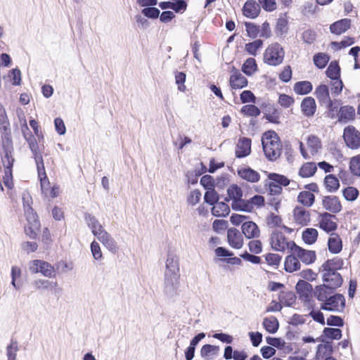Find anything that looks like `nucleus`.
<instances>
[{"mask_svg": "<svg viewBox=\"0 0 360 360\" xmlns=\"http://www.w3.org/2000/svg\"><path fill=\"white\" fill-rule=\"evenodd\" d=\"M285 56V51L281 45L277 42L269 45L264 53V62L271 66L281 64Z\"/></svg>", "mask_w": 360, "mask_h": 360, "instance_id": "nucleus-2", "label": "nucleus"}, {"mask_svg": "<svg viewBox=\"0 0 360 360\" xmlns=\"http://www.w3.org/2000/svg\"><path fill=\"white\" fill-rule=\"evenodd\" d=\"M322 205L325 210L331 214H338L342 209V204L339 198L335 195H326L322 199Z\"/></svg>", "mask_w": 360, "mask_h": 360, "instance_id": "nucleus-9", "label": "nucleus"}, {"mask_svg": "<svg viewBox=\"0 0 360 360\" xmlns=\"http://www.w3.org/2000/svg\"><path fill=\"white\" fill-rule=\"evenodd\" d=\"M265 118L268 122L274 124H279L280 112L275 108L274 104L269 103L264 107L263 111Z\"/></svg>", "mask_w": 360, "mask_h": 360, "instance_id": "nucleus-24", "label": "nucleus"}, {"mask_svg": "<svg viewBox=\"0 0 360 360\" xmlns=\"http://www.w3.org/2000/svg\"><path fill=\"white\" fill-rule=\"evenodd\" d=\"M200 164L202 166V171L195 170L194 173L189 172L187 174L186 177H187L188 184H191V185L196 184L198 183V176H200L203 173H205L207 172V167L202 162H201Z\"/></svg>", "mask_w": 360, "mask_h": 360, "instance_id": "nucleus-58", "label": "nucleus"}, {"mask_svg": "<svg viewBox=\"0 0 360 360\" xmlns=\"http://www.w3.org/2000/svg\"><path fill=\"white\" fill-rule=\"evenodd\" d=\"M319 236L318 231L314 228H307L302 234V238L304 243L312 245L316 243Z\"/></svg>", "mask_w": 360, "mask_h": 360, "instance_id": "nucleus-40", "label": "nucleus"}, {"mask_svg": "<svg viewBox=\"0 0 360 360\" xmlns=\"http://www.w3.org/2000/svg\"><path fill=\"white\" fill-rule=\"evenodd\" d=\"M345 307V298L342 294L330 295L321 304V309L328 311H342Z\"/></svg>", "mask_w": 360, "mask_h": 360, "instance_id": "nucleus-3", "label": "nucleus"}, {"mask_svg": "<svg viewBox=\"0 0 360 360\" xmlns=\"http://www.w3.org/2000/svg\"><path fill=\"white\" fill-rule=\"evenodd\" d=\"M25 216L27 221V225H32L34 228H40V221L37 212L31 206L25 210Z\"/></svg>", "mask_w": 360, "mask_h": 360, "instance_id": "nucleus-45", "label": "nucleus"}, {"mask_svg": "<svg viewBox=\"0 0 360 360\" xmlns=\"http://www.w3.org/2000/svg\"><path fill=\"white\" fill-rule=\"evenodd\" d=\"M219 352V347L210 344L204 345L200 349V356L205 360H210V356H217Z\"/></svg>", "mask_w": 360, "mask_h": 360, "instance_id": "nucleus-38", "label": "nucleus"}, {"mask_svg": "<svg viewBox=\"0 0 360 360\" xmlns=\"http://www.w3.org/2000/svg\"><path fill=\"white\" fill-rule=\"evenodd\" d=\"M288 30V20L284 18H279L275 27L276 34L281 36L286 34Z\"/></svg>", "mask_w": 360, "mask_h": 360, "instance_id": "nucleus-62", "label": "nucleus"}, {"mask_svg": "<svg viewBox=\"0 0 360 360\" xmlns=\"http://www.w3.org/2000/svg\"><path fill=\"white\" fill-rule=\"evenodd\" d=\"M335 291L331 290L326 284L316 285L314 290V296L320 302H324Z\"/></svg>", "mask_w": 360, "mask_h": 360, "instance_id": "nucleus-26", "label": "nucleus"}, {"mask_svg": "<svg viewBox=\"0 0 360 360\" xmlns=\"http://www.w3.org/2000/svg\"><path fill=\"white\" fill-rule=\"evenodd\" d=\"M29 270L32 274L41 273L46 277H55L54 267L47 262L40 259H34L30 262Z\"/></svg>", "mask_w": 360, "mask_h": 360, "instance_id": "nucleus-4", "label": "nucleus"}, {"mask_svg": "<svg viewBox=\"0 0 360 360\" xmlns=\"http://www.w3.org/2000/svg\"><path fill=\"white\" fill-rule=\"evenodd\" d=\"M262 325L264 329L271 334L276 333L279 328V322L275 316L264 318Z\"/></svg>", "mask_w": 360, "mask_h": 360, "instance_id": "nucleus-36", "label": "nucleus"}, {"mask_svg": "<svg viewBox=\"0 0 360 360\" xmlns=\"http://www.w3.org/2000/svg\"><path fill=\"white\" fill-rule=\"evenodd\" d=\"M352 20L349 18H343L333 22L330 25V31L331 33L340 35L351 27Z\"/></svg>", "mask_w": 360, "mask_h": 360, "instance_id": "nucleus-18", "label": "nucleus"}, {"mask_svg": "<svg viewBox=\"0 0 360 360\" xmlns=\"http://www.w3.org/2000/svg\"><path fill=\"white\" fill-rule=\"evenodd\" d=\"M237 173L241 179L251 183L258 182L260 179L259 174L250 167L238 169Z\"/></svg>", "mask_w": 360, "mask_h": 360, "instance_id": "nucleus-19", "label": "nucleus"}, {"mask_svg": "<svg viewBox=\"0 0 360 360\" xmlns=\"http://www.w3.org/2000/svg\"><path fill=\"white\" fill-rule=\"evenodd\" d=\"M317 171V166L313 162H308L302 165L299 170V175L302 178L314 176Z\"/></svg>", "mask_w": 360, "mask_h": 360, "instance_id": "nucleus-37", "label": "nucleus"}, {"mask_svg": "<svg viewBox=\"0 0 360 360\" xmlns=\"http://www.w3.org/2000/svg\"><path fill=\"white\" fill-rule=\"evenodd\" d=\"M297 201L302 205L309 207L314 203L315 195L309 191H301L298 194Z\"/></svg>", "mask_w": 360, "mask_h": 360, "instance_id": "nucleus-43", "label": "nucleus"}, {"mask_svg": "<svg viewBox=\"0 0 360 360\" xmlns=\"http://www.w3.org/2000/svg\"><path fill=\"white\" fill-rule=\"evenodd\" d=\"M251 139L240 137L236 147L235 155L237 158H244L251 153Z\"/></svg>", "mask_w": 360, "mask_h": 360, "instance_id": "nucleus-10", "label": "nucleus"}, {"mask_svg": "<svg viewBox=\"0 0 360 360\" xmlns=\"http://www.w3.org/2000/svg\"><path fill=\"white\" fill-rule=\"evenodd\" d=\"M279 300L283 302L285 306L291 307L296 301V295L292 291H281L279 295Z\"/></svg>", "mask_w": 360, "mask_h": 360, "instance_id": "nucleus-51", "label": "nucleus"}, {"mask_svg": "<svg viewBox=\"0 0 360 360\" xmlns=\"http://www.w3.org/2000/svg\"><path fill=\"white\" fill-rule=\"evenodd\" d=\"M243 193L241 188L237 184H231L227 189L229 198H231L232 201H233V200H238L243 198Z\"/></svg>", "mask_w": 360, "mask_h": 360, "instance_id": "nucleus-50", "label": "nucleus"}, {"mask_svg": "<svg viewBox=\"0 0 360 360\" xmlns=\"http://www.w3.org/2000/svg\"><path fill=\"white\" fill-rule=\"evenodd\" d=\"M212 214L217 217H226L230 213V207L227 203L219 202L212 207Z\"/></svg>", "mask_w": 360, "mask_h": 360, "instance_id": "nucleus-35", "label": "nucleus"}, {"mask_svg": "<svg viewBox=\"0 0 360 360\" xmlns=\"http://www.w3.org/2000/svg\"><path fill=\"white\" fill-rule=\"evenodd\" d=\"M355 43L354 38L351 37H345L340 41H332L330 45L332 47H335L336 49L340 50L347 46H349Z\"/></svg>", "mask_w": 360, "mask_h": 360, "instance_id": "nucleus-63", "label": "nucleus"}, {"mask_svg": "<svg viewBox=\"0 0 360 360\" xmlns=\"http://www.w3.org/2000/svg\"><path fill=\"white\" fill-rule=\"evenodd\" d=\"M324 186L327 191L335 193L340 188V181L334 174H328L324 178Z\"/></svg>", "mask_w": 360, "mask_h": 360, "instance_id": "nucleus-34", "label": "nucleus"}, {"mask_svg": "<svg viewBox=\"0 0 360 360\" xmlns=\"http://www.w3.org/2000/svg\"><path fill=\"white\" fill-rule=\"evenodd\" d=\"M307 146L310 148L311 154L314 155L321 148V142L318 136L310 135L307 139Z\"/></svg>", "mask_w": 360, "mask_h": 360, "instance_id": "nucleus-49", "label": "nucleus"}, {"mask_svg": "<svg viewBox=\"0 0 360 360\" xmlns=\"http://www.w3.org/2000/svg\"><path fill=\"white\" fill-rule=\"evenodd\" d=\"M200 184L207 191L214 189L215 188V180L210 174L203 175L200 179Z\"/></svg>", "mask_w": 360, "mask_h": 360, "instance_id": "nucleus-61", "label": "nucleus"}, {"mask_svg": "<svg viewBox=\"0 0 360 360\" xmlns=\"http://www.w3.org/2000/svg\"><path fill=\"white\" fill-rule=\"evenodd\" d=\"M296 255L297 257L307 265L313 264L316 259L315 251L306 250L303 248H301Z\"/></svg>", "mask_w": 360, "mask_h": 360, "instance_id": "nucleus-30", "label": "nucleus"}, {"mask_svg": "<svg viewBox=\"0 0 360 360\" xmlns=\"http://www.w3.org/2000/svg\"><path fill=\"white\" fill-rule=\"evenodd\" d=\"M340 104V101L334 99L331 100L329 99L328 101H326V103H324L323 106H326V108L328 109V117L334 119L337 117V113H338V106Z\"/></svg>", "mask_w": 360, "mask_h": 360, "instance_id": "nucleus-44", "label": "nucleus"}, {"mask_svg": "<svg viewBox=\"0 0 360 360\" xmlns=\"http://www.w3.org/2000/svg\"><path fill=\"white\" fill-rule=\"evenodd\" d=\"M342 330L340 328L328 327L324 328L323 334L317 338V340L320 342H325L326 338L338 340L342 338Z\"/></svg>", "mask_w": 360, "mask_h": 360, "instance_id": "nucleus-25", "label": "nucleus"}, {"mask_svg": "<svg viewBox=\"0 0 360 360\" xmlns=\"http://www.w3.org/2000/svg\"><path fill=\"white\" fill-rule=\"evenodd\" d=\"M240 112L246 116L256 117L260 115L261 110L257 106L253 104H248L242 107Z\"/></svg>", "mask_w": 360, "mask_h": 360, "instance_id": "nucleus-56", "label": "nucleus"}, {"mask_svg": "<svg viewBox=\"0 0 360 360\" xmlns=\"http://www.w3.org/2000/svg\"><path fill=\"white\" fill-rule=\"evenodd\" d=\"M229 84L232 89H240L248 86V81L241 73H238L230 76Z\"/></svg>", "mask_w": 360, "mask_h": 360, "instance_id": "nucleus-31", "label": "nucleus"}, {"mask_svg": "<svg viewBox=\"0 0 360 360\" xmlns=\"http://www.w3.org/2000/svg\"><path fill=\"white\" fill-rule=\"evenodd\" d=\"M97 238L112 253L117 250V246L114 238L106 231L99 232Z\"/></svg>", "mask_w": 360, "mask_h": 360, "instance_id": "nucleus-23", "label": "nucleus"}, {"mask_svg": "<svg viewBox=\"0 0 360 360\" xmlns=\"http://www.w3.org/2000/svg\"><path fill=\"white\" fill-rule=\"evenodd\" d=\"M343 259L339 257L327 259L319 268V271H331L341 269L343 266Z\"/></svg>", "mask_w": 360, "mask_h": 360, "instance_id": "nucleus-21", "label": "nucleus"}, {"mask_svg": "<svg viewBox=\"0 0 360 360\" xmlns=\"http://www.w3.org/2000/svg\"><path fill=\"white\" fill-rule=\"evenodd\" d=\"M295 290L300 299L304 302H309L311 295H314L312 285L304 280L300 279L297 281Z\"/></svg>", "mask_w": 360, "mask_h": 360, "instance_id": "nucleus-8", "label": "nucleus"}, {"mask_svg": "<svg viewBox=\"0 0 360 360\" xmlns=\"http://www.w3.org/2000/svg\"><path fill=\"white\" fill-rule=\"evenodd\" d=\"M342 137L348 148L357 149L360 147V132L354 126L346 127Z\"/></svg>", "mask_w": 360, "mask_h": 360, "instance_id": "nucleus-5", "label": "nucleus"}, {"mask_svg": "<svg viewBox=\"0 0 360 360\" xmlns=\"http://www.w3.org/2000/svg\"><path fill=\"white\" fill-rule=\"evenodd\" d=\"M341 69L337 60H333L330 63L326 70L327 77L331 80H335L340 78Z\"/></svg>", "mask_w": 360, "mask_h": 360, "instance_id": "nucleus-33", "label": "nucleus"}, {"mask_svg": "<svg viewBox=\"0 0 360 360\" xmlns=\"http://www.w3.org/2000/svg\"><path fill=\"white\" fill-rule=\"evenodd\" d=\"M1 146L4 153L13 154L14 151L13 142L12 139L11 133L1 135Z\"/></svg>", "mask_w": 360, "mask_h": 360, "instance_id": "nucleus-41", "label": "nucleus"}, {"mask_svg": "<svg viewBox=\"0 0 360 360\" xmlns=\"http://www.w3.org/2000/svg\"><path fill=\"white\" fill-rule=\"evenodd\" d=\"M260 11V6L255 0L246 1L242 8L243 14L250 19L256 18L259 15Z\"/></svg>", "mask_w": 360, "mask_h": 360, "instance_id": "nucleus-15", "label": "nucleus"}, {"mask_svg": "<svg viewBox=\"0 0 360 360\" xmlns=\"http://www.w3.org/2000/svg\"><path fill=\"white\" fill-rule=\"evenodd\" d=\"M301 264L300 259L293 254L288 255L284 261V270L288 273H292L300 270Z\"/></svg>", "mask_w": 360, "mask_h": 360, "instance_id": "nucleus-28", "label": "nucleus"}, {"mask_svg": "<svg viewBox=\"0 0 360 360\" xmlns=\"http://www.w3.org/2000/svg\"><path fill=\"white\" fill-rule=\"evenodd\" d=\"M322 281L333 291L340 288L343 283L341 274L335 271H323Z\"/></svg>", "mask_w": 360, "mask_h": 360, "instance_id": "nucleus-6", "label": "nucleus"}, {"mask_svg": "<svg viewBox=\"0 0 360 360\" xmlns=\"http://www.w3.org/2000/svg\"><path fill=\"white\" fill-rule=\"evenodd\" d=\"M32 153L36 162L38 176L45 175L46 171L41 152L39 149L36 152H32Z\"/></svg>", "mask_w": 360, "mask_h": 360, "instance_id": "nucleus-46", "label": "nucleus"}, {"mask_svg": "<svg viewBox=\"0 0 360 360\" xmlns=\"http://www.w3.org/2000/svg\"><path fill=\"white\" fill-rule=\"evenodd\" d=\"M220 195L215 189L207 190L204 195V202L210 205H215L219 201Z\"/></svg>", "mask_w": 360, "mask_h": 360, "instance_id": "nucleus-48", "label": "nucleus"}, {"mask_svg": "<svg viewBox=\"0 0 360 360\" xmlns=\"http://www.w3.org/2000/svg\"><path fill=\"white\" fill-rule=\"evenodd\" d=\"M293 89L298 95H306L312 91L313 86L309 81H300L294 84Z\"/></svg>", "mask_w": 360, "mask_h": 360, "instance_id": "nucleus-39", "label": "nucleus"}, {"mask_svg": "<svg viewBox=\"0 0 360 360\" xmlns=\"http://www.w3.org/2000/svg\"><path fill=\"white\" fill-rule=\"evenodd\" d=\"M350 172L356 176H360V155L352 157L349 162Z\"/></svg>", "mask_w": 360, "mask_h": 360, "instance_id": "nucleus-59", "label": "nucleus"}, {"mask_svg": "<svg viewBox=\"0 0 360 360\" xmlns=\"http://www.w3.org/2000/svg\"><path fill=\"white\" fill-rule=\"evenodd\" d=\"M280 138L278 135L273 130H269L265 131L262 137V143H271V145H275L274 143L279 142Z\"/></svg>", "mask_w": 360, "mask_h": 360, "instance_id": "nucleus-54", "label": "nucleus"}, {"mask_svg": "<svg viewBox=\"0 0 360 360\" xmlns=\"http://www.w3.org/2000/svg\"><path fill=\"white\" fill-rule=\"evenodd\" d=\"M179 259L173 251L169 250L165 262L164 274L163 292L169 298L179 295Z\"/></svg>", "mask_w": 360, "mask_h": 360, "instance_id": "nucleus-1", "label": "nucleus"}, {"mask_svg": "<svg viewBox=\"0 0 360 360\" xmlns=\"http://www.w3.org/2000/svg\"><path fill=\"white\" fill-rule=\"evenodd\" d=\"M244 202L246 205L245 206V210H247L248 212H252L254 210V205L257 207H264L265 205V199L264 197L261 195H255Z\"/></svg>", "mask_w": 360, "mask_h": 360, "instance_id": "nucleus-32", "label": "nucleus"}, {"mask_svg": "<svg viewBox=\"0 0 360 360\" xmlns=\"http://www.w3.org/2000/svg\"><path fill=\"white\" fill-rule=\"evenodd\" d=\"M342 195L346 200L353 202L359 197V191L355 187L347 186L342 190Z\"/></svg>", "mask_w": 360, "mask_h": 360, "instance_id": "nucleus-52", "label": "nucleus"}, {"mask_svg": "<svg viewBox=\"0 0 360 360\" xmlns=\"http://www.w3.org/2000/svg\"><path fill=\"white\" fill-rule=\"evenodd\" d=\"M242 233L248 239H254L259 237L260 231L257 224L252 221H248L243 222L241 226Z\"/></svg>", "mask_w": 360, "mask_h": 360, "instance_id": "nucleus-14", "label": "nucleus"}, {"mask_svg": "<svg viewBox=\"0 0 360 360\" xmlns=\"http://www.w3.org/2000/svg\"><path fill=\"white\" fill-rule=\"evenodd\" d=\"M244 25L248 36L250 38L255 39L260 32L259 26L251 22H245Z\"/></svg>", "mask_w": 360, "mask_h": 360, "instance_id": "nucleus-60", "label": "nucleus"}, {"mask_svg": "<svg viewBox=\"0 0 360 360\" xmlns=\"http://www.w3.org/2000/svg\"><path fill=\"white\" fill-rule=\"evenodd\" d=\"M263 46V41L260 39H256L252 42L247 43L245 46V50L250 55L255 56L257 51Z\"/></svg>", "mask_w": 360, "mask_h": 360, "instance_id": "nucleus-55", "label": "nucleus"}, {"mask_svg": "<svg viewBox=\"0 0 360 360\" xmlns=\"http://www.w3.org/2000/svg\"><path fill=\"white\" fill-rule=\"evenodd\" d=\"M301 110L306 117H312L316 110V104L314 98L311 96L304 98L301 103Z\"/></svg>", "mask_w": 360, "mask_h": 360, "instance_id": "nucleus-22", "label": "nucleus"}, {"mask_svg": "<svg viewBox=\"0 0 360 360\" xmlns=\"http://www.w3.org/2000/svg\"><path fill=\"white\" fill-rule=\"evenodd\" d=\"M19 350L16 340H11V343L6 347V355L8 360H16L17 352Z\"/></svg>", "mask_w": 360, "mask_h": 360, "instance_id": "nucleus-57", "label": "nucleus"}, {"mask_svg": "<svg viewBox=\"0 0 360 360\" xmlns=\"http://www.w3.org/2000/svg\"><path fill=\"white\" fill-rule=\"evenodd\" d=\"M328 250L332 254H338L342 249V242L339 236L335 233H332L328 240Z\"/></svg>", "mask_w": 360, "mask_h": 360, "instance_id": "nucleus-27", "label": "nucleus"}, {"mask_svg": "<svg viewBox=\"0 0 360 360\" xmlns=\"http://www.w3.org/2000/svg\"><path fill=\"white\" fill-rule=\"evenodd\" d=\"M319 104L323 106L326 101L330 99L329 88L326 84H321L319 85L314 92Z\"/></svg>", "mask_w": 360, "mask_h": 360, "instance_id": "nucleus-29", "label": "nucleus"}, {"mask_svg": "<svg viewBox=\"0 0 360 360\" xmlns=\"http://www.w3.org/2000/svg\"><path fill=\"white\" fill-rule=\"evenodd\" d=\"M285 241L286 237L281 231L275 230L271 233L270 245L274 250L284 252L285 250Z\"/></svg>", "mask_w": 360, "mask_h": 360, "instance_id": "nucleus-11", "label": "nucleus"}, {"mask_svg": "<svg viewBox=\"0 0 360 360\" xmlns=\"http://www.w3.org/2000/svg\"><path fill=\"white\" fill-rule=\"evenodd\" d=\"M269 182L265 184V186L273 187L278 185L281 187L287 186L290 184V180L285 175L271 172L268 174Z\"/></svg>", "mask_w": 360, "mask_h": 360, "instance_id": "nucleus-17", "label": "nucleus"}, {"mask_svg": "<svg viewBox=\"0 0 360 360\" xmlns=\"http://www.w3.org/2000/svg\"><path fill=\"white\" fill-rule=\"evenodd\" d=\"M338 121L339 122L346 123L349 120H352L355 117V109L353 106H341L337 113Z\"/></svg>", "mask_w": 360, "mask_h": 360, "instance_id": "nucleus-20", "label": "nucleus"}, {"mask_svg": "<svg viewBox=\"0 0 360 360\" xmlns=\"http://www.w3.org/2000/svg\"><path fill=\"white\" fill-rule=\"evenodd\" d=\"M319 217L321 218V220L319 223V226L320 229L323 230L327 233L337 230L338 224L331 220V219H337L335 214L328 212H324L319 214Z\"/></svg>", "mask_w": 360, "mask_h": 360, "instance_id": "nucleus-7", "label": "nucleus"}, {"mask_svg": "<svg viewBox=\"0 0 360 360\" xmlns=\"http://www.w3.org/2000/svg\"><path fill=\"white\" fill-rule=\"evenodd\" d=\"M330 60L329 56L324 53H316L313 57L315 66L319 69H323Z\"/></svg>", "mask_w": 360, "mask_h": 360, "instance_id": "nucleus-47", "label": "nucleus"}, {"mask_svg": "<svg viewBox=\"0 0 360 360\" xmlns=\"http://www.w3.org/2000/svg\"><path fill=\"white\" fill-rule=\"evenodd\" d=\"M295 222L301 226H307L310 222V213L301 206H296L293 210Z\"/></svg>", "mask_w": 360, "mask_h": 360, "instance_id": "nucleus-16", "label": "nucleus"}, {"mask_svg": "<svg viewBox=\"0 0 360 360\" xmlns=\"http://www.w3.org/2000/svg\"><path fill=\"white\" fill-rule=\"evenodd\" d=\"M160 13V10L155 6L143 8L141 10V14L143 15L144 17L153 20L157 19Z\"/></svg>", "mask_w": 360, "mask_h": 360, "instance_id": "nucleus-64", "label": "nucleus"}, {"mask_svg": "<svg viewBox=\"0 0 360 360\" xmlns=\"http://www.w3.org/2000/svg\"><path fill=\"white\" fill-rule=\"evenodd\" d=\"M227 241L234 249H240L243 245V237L236 228H230L227 231Z\"/></svg>", "mask_w": 360, "mask_h": 360, "instance_id": "nucleus-13", "label": "nucleus"}, {"mask_svg": "<svg viewBox=\"0 0 360 360\" xmlns=\"http://www.w3.org/2000/svg\"><path fill=\"white\" fill-rule=\"evenodd\" d=\"M274 143V146L271 143H262L264 153L269 161L276 160L281 154L282 145L281 141Z\"/></svg>", "mask_w": 360, "mask_h": 360, "instance_id": "nucleus-12", "label": "nucleus"}, {"mask_svg": "<svg viewBox=\"0 0 360 360\" xmlns=\"http://www.w3.org/2000/svg\"><path fill=\"white\" fill-rule=\"evenodd\" d=\"M242 72L247 76H252L257 71V64L254 58H248L241 67Z\"/></svg>", "mask_w": 360, "mask_h": 360, "instance_id": "nucleus-42", "label": "nucleus"}, {"mask_svg": "<svg viewBox=\"0 0 360 360\" xmlns=\"http://www.w3.org/2000/svg\"><path fill=\"white\" fill-rule=\"evenodd\" d=\"M322 342L323 344H319L317 346V349H316V358H319V356L321 355V350L322 349H325V352H323L324 356H330L334 352L332 342L325 340V342Z\"/></svg>", "mask_w": 360, "mask_h": 360, "instance_id": "nucleus-53", "label": "nucleus"}]
</instances>
